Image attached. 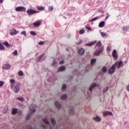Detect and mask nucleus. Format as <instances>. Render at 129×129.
<instances>
[{"label": "nucleus", "mask_w": 129, "mask_h": 129, "mask_svg": "<svg viewBox=\"0 0 129 129\" xmlns=\"http://www.w3.org/2000/svg\"><path fill=\"white\" fill-rule=\"evenodd\" d=\"M21 35H24L25 37L27 36V33H26V31H23L21 32Z\"/></svg>", "instance_id": "42"}, {"label": "nucleus", "mask_w": 129, "mask_h": 129, "mask_svg": "<svg viewBox=\"0 0 129 129\" xmlns=\"http://www.w3.org/2000/svg\"><path fill=\"white\" fill-rule=\"evenodd\" d=\"M0 2H3V1L2 0H0Z\"/></svg>", "instance_id": "59"}, {"label": "nucleus", "mask_w": 129, "mask_h": 129, "mask_svg": "<svg viewBox=\"0 0 129 129\" xmlns=\"http://www.w3.org/2000/svg\"><path fill=\"white\" fill-rule=\"evenodd\" d=\"M28 129H33V128L31 126H28Z\"/></svg>", "instance_id": "57"}, {"label": "nucleus", "mask_w": 129, "mask_h": 129, "mask_svg": "<svg viewBox=\"0 0 129 129\" xmlns=\"http://www.w3.org/2000/svg\"><path fill=\"white\" fill-rule=\"evenodd\" d=\"M3 69L5 70H9L11 68V65L10 64H4L3 67Z\"/></svg>", "instance_id": "12"}, {"label": "nucleus", "mask_w": 129, "mask_h": 129, "mask_svg": "<svg viewBox=\"0 0 129 129\" xmlns=\"http://www.w3.org/2000/svg\"><path fill=\"white\" fill-rule=\"evenodd\" d=\"M115 65L113 64L109 69L108 71V74H112V73H114V72L115 71Z\"/></svg>", "instance_id": "4"}, {"label": "nucleus", "mask_w": 129, "mask_h": 129, "mask_svg": "<svg viewBox=\"0 0 129 129\" xmlns=\"http://www.w3.org/2000/svg\"><path fill=\"white\" fill-rule=\"evenodd\" d=\"M112 56L114 60H117V58H118V55L117 54V52L116 50L114 49L112 52Z\"/></svg>", "instance_id": "8"}, {"label": "nucleus", "mask_w": 129, "mask_h": 129, "mask_svg": "<svg viewBox=\"0 0 129 129\" xmlns=\"http://www.w3.org/2000/svg\"><path fill=\"white\" fill-rule=\"evenodd\" d=\"M95 44V42H88L86 44V46H89V47H91V46H93Z\"/></svg>", "instance_id": "21"}, {"label": "nucleus", "mask_w": 129, "mask_h": 129, "mask_svg": "<svg viewBox=\"0 0 129 129\" xmlns=\"http://www.w3.org/2000/svg\"><path fill=\"white\" fill-rule=\"evenodd\" d=\"M95 87H99V84L95 83L92 84L91 85L90 88L89 89V91L90 93L92 92V89H93V88H95Z\"/></svg>", "instance_id": "7"}, {"label": "nucleus", "mask_w": 129, "mask_h": 129, "mask_svg": "<svg viewBox=\"0 0 129 129\" xmlns=\"http://www.w3.org/2000/svg\"><path fill=\"white\" fill-rule=\"evenodd\" d=\"M51 121L53 125L56 124V121H55V119L54 118H51Z\"/></svg>", "instance_id": "31"}, {"label": "nucleus", "mask_w": 129, "mask_h": 129, "mask_svg": "<svg viewBox=\"0 0 129 129\" xmlns=\"http://www.w3.org/2000/svg\"><path fill=\"white\" fill-rule=\"evenodd\" d=\"M64 63V60H61L59 62V64H63Z\"/></svg>", "instance_id": "53"}, {"label": "nucleus", "mask_w": 129, "mask_h": 129, "mask_svg": "<svg viewBox=\"0 0 129 129\" xmlns=\"http://www.w3.org/2000/svg\"><path fill=\"white\" fill-rule=\"evenodd\" d=\"M55 105L56 107H57V108H59V107H61V104L58 101H56L55 102Z\"/></svg>", "instance_id": "24"}, {"label": "nucleus", "mask_w": 129, "mask_h": 129, "mask_svg": "<svg viewBox=\"0 0 129 129\" xmlns=\"http://www.w3.org/2000/svg\"><path fill=\"white\" fill-rule=\"evenodd\" d=\"M82 40H80L79 42H77V45H80V44H82Z\"/></svg>", "instance_id": "48"}, {"label": "nucleus", "mask_w": 129, "mask_h": 129, "mask_svg": "<svg viewBox=\"0 0 129 129\" xmlns=\"http://www.w3.org/2000/svg\"><path fill=\"white\" fill-rule=\"evenodd\" d=\"M101 17L98 16V17H96L94 18L89 20V22H94V21H96V20H99V19H100Z\"/></svg>", "instance_id": "19"}, {"label": "nucleus", "mask_w": 129, "mask_h": 129, "mask_svg": "<svg viewBox=\"0 0 129 129\" xmlns=\"http://www.w3.org/2000/svg\"><path fill=\"white\" fill-rule=\"evenodd\" d=\"M4 84V82L3 81H0V87H2V86H3Z\"/></svg>", "instance_id": "47"}, {"label": "nucleus", "mask_w": 129, "mask_h": 129, "mask_svg": "<svg viewBox=\"0 0 129 129\" xmlns=\"http://www.w3.org/2000/svg\"><path fill=\"white\" fill-rule=\"evenodd\" d=\"M30 34L32 36H36L37 35V33L35 32V31H30Z\"/></svg>", "instance_id": "39"}, {"label": "nucleus", "mask_w": 129, "mask_h": 129, "mask_svg": "<svg viewBox=\"0 0 129 129\" xmlns=\"http://www.w3.org/2000/svg\"><path fill=\"white\" fill-rule=\"evenodd\" d=\"M37 10H38L39 11H44V9H45L44 7L43 6H37L36 7Z\"/></svg>", "instance_id": "22"}, {"label": "nucleus", "mask_w": 129, "mask_h": 129, "mask_svg": "<svg viewBox=\"0 0 129 129\" xmlns=\"http://www.w3.org/2000/svg\"><path fill=\"white\" fill-rule=\"evenodd\" d=\"M42 120L44 122L45 124H50V123L49 121H48V120L46 118H44L42 119Z\"/></svg>", "instance_id": "26"}, {"label": "nucleus", "mask_w": 129, "mask_h": 129, "mask_svg": "<svg viewBox=\"0 0 129 129\" xmlns=\"http://www.w3.org/2000/svg\"><path fill=\"white\" fill-rule=\"evenodd\" d=\"M8 110H9V106H5L3 110V112L6 113V112H8Z\"/></svg>", "instance_id": "20"}, {"label": "nucleus", "mask_w": 129, "mask_h": 129, "mask_svg": "<svg viewBox=\"0 0 129 129\" xmlns=\"http://www.w3.org/2000/svg\"><path fill=\"white\" fill-rule=\"evenodd\" d=\"M109 17V15H108L105 19V20H107Z\"/></svg>", "instance_id": "55"}, {"label": "nucleus", "mask_w": 129, "mask_h": 129, "mask_svg": "<svg viewBox=\"0 0 129 129\" xmlns=\"http://www.w3.org/2000/svg\"><path fill=\"white\" fill-rule=\"evenodd\" d=\"M10 82L11 84V88H14V87L15 86L16 81L14 79H10Z\"/></svg>", "instance_id": "10"}, {"label": "nucleus", "mask_w": 129, "mask_h": 129, "mask_svg": "<svg viewBox=\"0 0 129 129\" xmlns=\"http://www.w3.org/2000/svg\"><path fill=\"white\" fill-rule=\"evenodd\" d=\"M127 29H128V28L127 27H123L122 31H124V32H127Z\"/></svg>", "instance_id": "41"}, {"label": "nucleus", "mask_w": 129, "mask_h": 129, "mask_svg": "<svg viewBox=\"0 0 129 129\" xmlns=\"http://www.w3.org/2000/svg\"><path fill=\"white\" fill-rule=\"evenodd\" d=\"M26 12L29 16H31V15H34V14H37V13H40L39 11H36L32 9H28Z\"/></svg>", "instance_id": "3"}, {"label": "nucleus", "mask_w": 129, "mask_h": 129, "mask_svg": "<svg viewBox=\"0 0 129 129\" xmlns=\"http://www.w3.org/2000/svg\"><path fill=\"white\" fill-rule=\"evenodd\" d=\"M103 116H107V115H112V112L109 111H106L103 112Z\"/></svg>", "instance_id": "9"}, {"label": "nucleus", "mask_w": 129, "mask_h": 129, "mask_svg": "<svg viewBox=\"0 0 129 129\" xmlns=\"http://www.w3.org/2000/svg\"><path fill=\"white\" fill-rule=\"evenodd\" d=\"M95 49L96 51L94 52V54L96 56H98L103 50V46L101 45V42L99 41L97 43Z\"/></svg>", "instance_id": "1"}, {"label": "nucleus", "mask_w": 129, "mask_h": 129, "mask_svg": "<svg viewBox=\"0 0 129 129\" xmlns=\"http://www.w3.org/2000/svg\"><path fill=\"white\" fill-rule=\"evenodd\" d=\"M111 50H112V48L111 47V46L110 45H108L107 47V52L108 53H109L110 52H111Z\"/></svg>", "instance_id": "23"}, {"label": "nucleus", "mask_w": 129, "mask_h": 129, "mask_svg": "<svg viewBox=\"0 0 129 129\" xmlns=\"http://www.w3.org/2000/svg\"><path fill=\"white\" fill-rule=\"evenodd\" d=\"M20 91V86L19 85H16L14 87V92L18 93Z\"/></svg>", "instance_id": "11"}, {"label": "nucleus", "mask_w": 129, "mask_h": 129, "mask_svg": "<svg viewBox=\"0 0 129 129\" xmlns=\"http://www.w3.org/2000/svg\"><path fill=\"white\" fill-rule=\"evenodd\" d=\"M67 37L69 38H70V37H71V35L69 33H68V34H67Z\"/></svg>", "instance_id": "50"}, {"label": "nucleus", "mask_w": 129, "mask_h": 129, "mask_svg": "<svg viewBox=\"0 0 129 129\" xmlns=\"http://www.w3.org/2000/svg\"><path fill=\"white\" fill-rule=\"evenodd\" d=\"M16 12H26V8L24 6H19L15 8Z\"/></svg>", "instance_id": "5"}, {"label": "nucleus", "mask_w": 129, "mask_h": 129, "mask_svg": "<svg viewBox=\"0 0 129 129\" xmlns=\"http://www.w3.org/2000/svg\"><path fill=\"white\" fill-rule=\"evenodd\" d=\"M105 25V22L104 21H101L99 23L98 27L99 28H103L104 26Z\"/></svg>", "instance_id": "15"}, {"label": "nucleus", "mask_w": 129, "mask_h": 129, "mask_svg": "<svg viewBox=\"0 0 129 129\" xmlns=\"http://www.w3.org/2000/svg\"><path fill=\"white\" fill-rule=\"evenodd\" d=\"M33 25L34 27H39L41 25V22L37 21L36 22L33 23Z\"/></svg>", "instance_id": "14"}, {"label": "nucleus", "mask_w": 129, "mask_h": 129, "mask_svg": "<svg viewBox=\"0 0 129 129\" xmlns=\"http://www.w3.org/2000/svg\"><path fill=\"white\" fill-rule=\"evenodd\" d=\"M3 45H5L6 47H10V44L8 41H5V42L3 43Z\"/></svg>", "instance_id": "30"}, {"label": "nucleus", "mask_w": 129, "mask_h": 129, "mask_svg": "<svg viewBox=\"0 0 129 129\" xmlns=\"http://www.w3.org/2000/svg\"><path fill=\"white\" fill-rule=\"evenodd\" d=\"M44 44V41H39L38 44L39 45H43Z\"/></svg>", "instance_id": "49"}, {"label": "nucleus", "mask_w": 129, "mask_h": 129, "mask_svg": "<svg viewBox=\"0 0 129 129\" xmlns=\"http://www.w3.org/2000/svg\"><path fill=\"white\" fill-rule=\"evenodd\" d=\"M12 114H16V113H18V109L13 108L12 111Z\"/></svg>", "instance_id": "25"}, {"label": "nucleus", "mask_w": 129, "mask_h": 129, "mask_svg": "<svg viewBox=\"0 0 129 129\" xmlns=\"http://www.w3.org/2000/svg\"><path fill=\"white\" fill-rule=\"evenodd\" d=\"M126 89L127 91H129V85L126 87Z\"/></svg>", "instance_id": "52"}, {"label": "nucleus", "mask_w": 129, "mask_h": 129, "mask_svg": "<svg viewBox=\"0 0 129 129\" xmlns=\"http://www.w3.org/2000/svg\"><path fill=\"white\" fill-rule=\"evenodd\" d=\"M67 86L66 84H63L62 86L61 90L62 91H64L66 89Z\"/></svg>", "instance_id": "35"}, {"label": "nucleus", "mask_w": 129, "mask_h": 129, "mask_svg": "<svg viewBox=\"0 0 129 129\" xmlns=\"http://www.w3.org/2000/svg\"><path fill=\"white\" fill-rule=\"evenodd\" d=\"M53 11V7H48V12H52Z\"/></svg>", "instance_id": "43"}, {"label": "nucleus", "mask_w": 129, "mask_h": 129, "mask_svg": "<svg viewBox=\"0 0 129 129\" xmlns=\"http://www.w3.org/2000/svg\"><path fill=\"white\" fill-rule=\"evenodd\" d=\"M84 52H85V50L84 48H81L79 49V54L80 55H83L84 54Z\"/></svg>", "instance_id": "13"}, {"label": "nucleus", "mask_w": 129, "mask_h": 129, "mask_svg": "<svg viewBox=\"0 0 129 129\" xmlns=\"http://www.w3.org/2000/svg\"><path fill=\"white\" fill-rule=\"evenodd\" d=\"M67 95H62L61 97V99H62V100H64V99H67Z\"/></svg>", "instance_id": "37"}, {"label": "nucleus", "mask_w": 129, "mask_h": 129, "mask_svg": "<svg viewBox=\"0 0 129 129\" xmlns=\"http://www.w3.org/2000/svg\"><path fill=\"white\" fill-rule=\"evenodd\" d=\"M86 29H88V30H89V31H90L91 29H90V27H86Z\"/></svg>", "instance_id": "56"}, {"label": "nucleus", "mask_w": 129, "mask_h": 129, "mask_svg": "<svg viewBox=\"0 0 129 129\" xmlns=\"http://www.w3.org/2000/svg\"><path fill=\"white\" fill-rule=\"evenodd\" d=\"M69 113L70 114H73V113H74V108H70L69 110Z\"/></svg>", "instance_id": "27"}, {"label": "nucleus", "mask_w": 129, "mask_h": 129, "mask_svg": "<svg viewBox=\"0 0 129 129\" xmlns=\"http://www.w3.org/2000/svg\"><path fill=\"white\" fill-rule=\"evenodd\" d=\"M88 96H90V95L89 94H88Z\"/></svg>", "instance_id": "58"}, {"label": "nucleus", "mask_w": 129, "mask_h": 129, "mask_svg": "<svg viewBox=\"0 0 129 129\" xmlns=\"http://www.w3.org/2000/svg\"><path fill=\"white\" fill-rule=\"evenodd\" d=\"M43 56H44V54H42L41 55H40L37 59V61H38V62L41 61V58H42V57H43Z\"/></svg>", "instance_id": "40"}, {"label": "nucleus", "mask_w": 129, "mask_h": 129, "mask_svg": "<svg viewBox=\"0 0 129 129\" xmlns=\"http://www.w3.org/2000/svg\"><path fill=\"white\" fill-rule=\"evenodd\" d=\"M5 48L4 46V45H3V44L2 43H0V51H4V50H5Z\"/></svg>", "instance_id": "29"}, {"label": "nucleus", "mask_w": 129, "mask_h": 129, "mask_svg": "<svg viewBox=\"0 0 129 129\" xmlns=\"http://www.w3.org/2000/svg\"><path fill=\"white\" fill-rule=\"evenodd\" d=\"M108 87H106L103 90V93H105L107 90H108Z\"/></svg>", "instance_id": "34"}, {"label": "nucleus", "mask_w": 129, "mask_h": 129, "mask_svg": "<svg viewBox=\"0 0 129 129\" xmlns=\"http://www.w3.org/2000/svg\"><path fill=\"white\" fill-rule=\"evenodd\" d=\"M127 62V61H125V63H126Z\"/></svg>", "instance_id": "60"}, {"label": "nucleus", "mask_w": 129, "mask_h": 129, "mask_svg": "<svg viewBox=\"0 0 129 129\" xmlns=\"http://www.w3.org/2000/svg\"><path fill=\"white\" fill-rule=\"evenodd\" d=\"M96 61V59L93 58L91 60V64H94Z\"/></svg>", "instance_id": "36"}, {"label": "nucleus", "mask_w": 129, "mask_h": 129, "mask_svg": "<svg viewBox=\"0 0 129 129\" xmlns=\"http://www.w3.org/2000/svg\"><path fill=\"white\" fill-rule=\"evenodd\" d=\"M41 127H42V128H47V126L44 124H42L41 125Z\"/></svg>", "instance_id": "46"}, {"label": "nucleus", "mask_w": 129, "mask_h": 129, "mask_svg": "<svg viewBox=\"0 0 129 129\" xmlns=\"http://www.w3.org/2000/svg\"><path fill=\"white\" fill-rule=\"evenodd\" d=\"M13 54L17 56L18 55V50H16L13 52Z\"/></svg>", "instance_id": "45"}, {"label": "nucleus", "mask_w": 129, "mask_h": 129, "mask_svg": "<svg viewBox=\"0 0 129 129\" xmlns=\"http://www.w3.org/2000/svg\"><path fill=\"white\" fill-rule=\"evenodd\" d=\"M18 75H19V76H24V73L23 72V71H20L18 72Z\"/></svg>", "instance_id": "33"}, {"label": "nucleus", "mask_w": 129, "mask_h": 129, "mask_svg": "<svg viewBox=\"0 0 129 129\" xmlns=\"http://www.w3.org/2000/svg\"><path fill=\"white\" fill-rule=\"evenodd\" d=\"M102 71L103 73H105L107 71V69H106V67H103L102 69Z\"/></svg>", "instance_id": "32"}, {"label": "nucleus", "mask_w": 129, "mask_h": 129, "mask_svg": "<svg viewBox=\"0 0 129 129\" xmlns=\"http://www.w3.org/2000/svg\"><path fill=\"white\" fill-rule=\"evenodd\" d=\"M88 93H89V92H88Z\"/></svg>", "instance_id": "61"}, {"label": "nucleus", "mask_w": 129, "mask_h": 129, "mask_svg": "<svg viewBox=\"0 0 129 129\" xmlns=\"http://www.w3.org/2000/svg\"><path fill=\"white\" fill-rule=\"evenodd\" d=\"M55 64H57V62L54 61L52 63V65H55Z\"/></svg>", "instance_id": "54"}, {"label": "nucleus", "mask_w": 129, "mask_h": 129, "mask_svg": "<svg viewBox=\"0 0 129 129\" xmlns=\"http://www.w3.org/2000/svg\"><path fill=\"white\" fill-rule=\"evenodd\" d=\"M84 33H85V30H84L83 29H82V30H80V31H79V34H80L81 35L84 34Z\"/></svg>", "instance_id": "38"}, {"label": "nucleus", "mask_w": 129, "mask_h": 129, "mask_svg": "<svg viewBox=\"0 0 129 129\" xmlns=\"http://www.w3.org/2000/svg\"><path fill=\"white\" fill-rule=\"evenodd\" d=\"M36 107H37V106L35 104H32L29 107V112L30 114H28L26 118L27 119H30V117H31V114L32 113H34L36 112Z\"/></svg>", "instance_id": "2"}, {"label": "nucleus", "mask_w": 129, "mask_h": 129, "mask_svg": "<svg viewBox=\"0 0 129 129\" xmlns=\"http://www.w3.org/2000/svg\"><path fill=\"white\" fill-rule=\"evenodd\" d=\"M13 33H14V34H16V35L19 33V31H17L15 29H13Z\"/></svg>", "instance_id": "44"}, {"label": "nucleus", "mask_w": 129, "mask_h": 129, "mask_svg": "<svg viewBox=\"0 0 129 129\" xmlns=\"http://www.w3.org/2000/svg\"><path fill=\"white\" fill-rule=\"evenodd\" d=\"M10 35H12V36H14V35H17V34H15V32H14L13 31V32H11V33H10Z\"/></svg>", "instance_id": "51"}, {"label": "nucleus", "mask_w": 129, "mask_h": 129, "mask_svg": "<svg viewBox=\"0 0 129 129\" xmlns=\"http://www.w3.org/2000/svg\"><path fill=\"white\" fill-rule=\"evenodd\" d=\"M101 36L103 37V38H107L108 37V35H107V33L104 32H100Z\"/></svg>", "instance_id": "18"}, {"label": "nucleus", "mask_w": 129, "mask_h": 129, "mask_svg": "<svg viewBox=\"0 0 129 129\" xmlns=\"http://www.w3.org/2000/svg\"><path fill=\"white\" fill-rule=\"evenodd\" d=\"M93 119L95 120V121L99 122L101 120V118L98 116H96L93 118Z\"/></svg>", "instance_id": "17"}, {"label": "nucleus", "mask_w": 129, "mask_h": 129, "mask_svg": "<svg viewBox=\"0 0 129 129\" xmlns=\"http://www.w3.org/2000/svg\"><path fill=\"white\" fill-rule=\"evenodd\" d=\"M113 64L115 65V67H116V68L117 66L118 69H119L120 67H122V66H123V62H122V61H117Z\"/></svg>", "instance_id": "6"}, {"label": "nucleus", "mask_w": 129, "mask_h": 129, "mask_svg": "<svg viewBox=\"0 0 129 129\" xmlns=\"http://www.w3.org/2000/svg\"><path fill=\"white\" fill-rule=\"evenodd\" d=\"M17 99L19 100V101H21V102H23L24 100H25V99L23 98V97H19L17 98Z\"/></svg>", "instance_id": "28"}, {"label": "nucleus", "mask_w": 129, "mask_h": 129, "mask_svg": "<svg viewBox=\"0 0 129 129\" xmlns=\"http://www.w3.org/2000/svg\"><path fill=\"white\" fill-rule=\"evenodd\" d=\"M66 70V68L65 67V66H61L59 68H58V72H60V71H65V70Z\"/></svg>", "instance_id": "16"}]
</instances>
